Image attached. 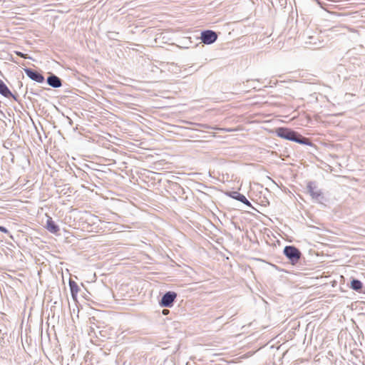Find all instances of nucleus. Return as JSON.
Here are the masks:
<instances>
[{"instance_id":"7","label":"nucleus","mask_w":365,"mask_h":365,"mask_svg":"<svg viewBox=\"0 0 365 365\" xmlns=\"http://www.w3.org/2000/svg\"><path fill=\"white\" fill-rule=\"evenodd\" d=\"M47 83L50 86L55 88H59L62 85L61 78L54 74H51L47 78Z\"/></svg>"},{"instance_id":"2","label":"nucleus","mask_w":365,"mask_h":365,"mask_svg":"<svg viewBox=\"0 0 365 365\" xmlns=\"http://www.w3.org/2000/svg\"><path fill=\"white\" fill-rule=\"evenodd\" d=\"M283 252L292 264H297L302 255L301 252L294 246H286L284 248Z\"/></svg>"},{"instance_id":"15","label":"nucleus","mask_w":365,"mask_h":365,"mask_svg":"<svg viewBox=\"0 0 365 365\" xmlns=\"http://www.w3.org/2000/svg\"><path fill=\"white\" fill-rule=\"evenodd\" d=\"M170 312V311L168 309H164L163 311H162V314L163 315H167L168 313Z\"/></svg>"},{"instance_id":"1","label":"nucleus","mask_w":365,"mask_h":365,"mask_svg":"<svg viewBox=\"0 0 365 365\" xmlns=\"http://www.w3.org/2000/svg\"><path fill=\"white\" fill-rule=\"evenodd\" d=\"M277 135L284 139L294 141L302 145H309L308 138L302 137L298 133L286 128H279L276 130Z\"/></svg>"},{"instance_id":"6","label":"nucleus","mask_w":365,"mask_h":365,"mask_svg":"<svg viewBox=\"0 0 365 365\" xmlns=\"http://www.w3.org/2000/svg\"><path fill=\"white\" fill-rule=\"evenodd\" d=\"M24 71L26 76L31 80L37 83H43L44 81L43 76L37 71L28 68H25Z\"/></svg>"},{"instance_id":"10","label":"nucleus","mask_w":365,"mask_h":365,"mask_svg":"<svg viewBox=\"0 0 365 365\" xmlns=\"http://www.w3.org/2000/svg\"><path fill=\"white\" fill-rule=\"evenodd\" d=\"M234 194H235V195L232 196L233 198L244 203L246 205H248L250 207L252 206L250 201L246 198V197L244 195L238 193V192H235Z\"/></svg>"},{"instance_id":"9","label":"nucleus","mask_w":365,"mask_h":365,"mask_svg":"<svg viewBox=\"0 0 365 365\" xmlns=\"http://www.w3.org/2000/svg\"><path fill=\"white\" fill-rule=\"evenodd\" d=\"M47 230L53 234H56L59 230V227L52 220L51 217H48L46 222Z\"/></svg>"},{"instance_id":"4","label":"nucleus","mask_w":365,"mask_h":365,"mask_svg":"<svg viewBox=\"0 0 365 365\" xmlns=\"http://www.w3.org/2000/svg\"><path fill=\"white\" fill-rule=\"evenodd\" d=\"M177 298V294L174 292H167L162 297L160 301V305L162 307H171Z\"/></svg>"},{"instance_id":"13","label":"nucleus","mask_w":365,"mask_h":365,"mask_svg":"<svg viewBox=\"0 0 365 365\" xmlns=\"http://www.w3.org/2000/svg\"><path fill=\"white\" fill-rule=\"evenodd\" d=\"M16 53L19 56L22 57V58H28L26 54H24V53H21V52H20V51H16Z\"/></svg>"},{"instance_id":"11","label":"nucleus","mask_w":365,"mask_h":365,"mask_svg":"<svg viewBox=\"0 0 365 365\" xmlns=\"http://www.w3.org/2000/svg\"><path fill=\"white\" fill-rule=\"evenodd\" d=\"M350 287L352 289L357 291V292H360L363 287V284L360 280L353 279L351 281Z\"/></svg>"},{"instance_id":"8","label":"nucleus","mask_w":365,"mask_h":365,"mask_svg":"<svg viewBox=\"0 0 365 365\" xmlns=\"http://www.w3.org/2000/svg\"><path fill=\"white\" fill-rule=\"evenodd\" d=\"M0 94L6 98L12 97L16 100V97L10 91L7 86L0 79Z\"/></svg>"},{"instance_id":"12","label":"nucleus","mask_w":365,"mask_h":365,"mask_svg":"<svg viewBox=\"0 0 365 365\" xmlns=\"http://www.w3.org/2000/svg\"><path fill=\"white\" fill-rule=\"evenodd\" d=\"M69 287L71 295L73 298H75L79 291V287L76 282L71 279L69 281Z\"/></svg>"},{"instance_id":"14","label":"nucleus","mask_w":365,"mask_h":365,"mask_svg":"<svg viewBox=\"0 0 365 365\" xmlns=\"http://www.w3.org/2000/svg\"><path fill=\"white\" fill-rule=\"evenodd\" d=\"M0 231L4 232V233H8L9 232L8 230L5 227H3V226H0Z\"/></svg>"},{"instance_id":"5","label":"nucleus","mask_w":365,"mask_h":365,"mask_svg":"<svg viewBox=\"0 0 365 365\" xmlns=\"http://www.w3.org/2000/svg\"><path fill=\"white\" fill-rule=\"evenodd\" d=\"M200 38L204 43L211 44L217 40V35L212 30H206L201 33Z\"/></svg>"},{"instance_id":"3","label":"nucleus","mask_w":365,"mask_h":365,"mask_svg":"<svg viewBox=\"0 0 365 365\" xmlns=\"http://www.w3.org/2000/svg\"><path fill=\"white\" fill-rule=\"evenodd\" d=\"M307 189L312 199L315 200L318 202H322L324 197L322 190L315 185L314 182H309L307 186Z\"/></svg>"}]
</instances>
